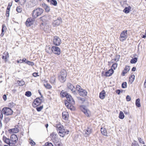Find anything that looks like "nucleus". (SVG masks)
<instances>
[{"instance_id": "nucleus-1", "label": "nucleus", "mask_w": 146, "mask_h": 146, "mask_svg": "<svg viewBox=\"0 0 146 146\" xmlns=\"http://www.w3.org/2000/svg\"><path fill=\"white\" fill-rule=\"evenodd\" d=\"M66 99L67 102H65V104L66 106L71 110H73L74 107L73 105L75 104L74 99L70 94L67 96Z\"/></svg>"}, {"instance_id": "nucleus-2", "label": "nucleus", "mask_w": 146, "mask_h": 146, "mask_svg": "<svg viewBox=\"0 0 146 146\" xmlns=\"http://www.w3.org/2000/svg\"><path fill=\"white\" fill-rule=\"evenodd\" d=\"M57 130L60 136L61 137H64L65 134H68L69 131L67 130L66 131L63 126L60 124L56 125Z\"/></svg>"}, {"instance_id": "nucleus-3", "label": "nucleus", "mask_w": 146, "mask_h": 146, "mask_svg": "<svg viewBox=\"0 0 146 146\" xmlns=\"http://www.w3.org/2000/svg\"><path fill=\"white\" fill-rule=\"evenodd\" d=\"M67 76L66 72L65 70H62L58 75V80L62 82H64L66 80Z\"/></svg>"}, {"instance_id": "nucleus-4", "label": "nucleus", "mask_w": 146, "mask_h": 146, "mask_svg": "<svg viewBox=\"0 0 146 146\" xmlns=\"http://www.w3.org/2000/svg\"><path fill=\"white\" fill-rule=\"evenodd\" d=\"M43 11V10L41 8H38L34 10L33 12V16L35 18L41 15Z\"/></svg>"}, {"instance_id": "nucleus-5", "label": "nucleus", "mask_w": 146, "mask_h": 146, "mask_svg": "<svg viewBox=\"0 0 146 146\" xmlns=\"http://www.w3.org/2000/svg\"><path fill=\"white\" fill-rule=\"evenodd\" d=\"M10 146H15V144L18 141V138L17 136L14 134L12 135L10 137Z\"/></svg>"}, {"instance_id": "nucleus-6", "label": "nucleus", "mask_w": 146, "mask_h": 146, "mask_svg": "<svg viewBox=\"0 0 146 146\" xmlns=\"http://www.w3.org/2000/svg\"><path fill=\"white\" fill-rule=\"evenodd\" d=\"M43 98L41 96L40 98H38L35 100L32 104V105L34 107L39 105L41 103L42 100H43Z\"/></svg>"}, {"instance_id": "nucleus-7", "label": "nucleus", "mask_w": 146, "mask_h": 146, "mask_svg": "<svg viewBox=\"0 0 146 146\" xmlns=\"http://www.w3.org/2000/svg\"><path fill=\"white\" fill-rule=\"evenodd\" d=\"M3 113L7 115H11L13 113V111L9 108H4L2 110Z\"/></svg>"}, {"instance_id": "nucleus-8", "label": "nucleus", "mask_w": 146, "mask_h": 146, "mask_svg": "<svg viewBox=\"0 0 146 146\" xmlns=\"http://www.w3.org/2000/svg\"><path fill=\"white\" fill-rule=\"evenodd\" d=\"M127 31H124L121 33L119 38L121 41H123L125 40L127 37Z\"/></svg>"}, {"instance_id": "nucleus-9", "label": "nucleus", "mask_w": 146, "mask_h": 146, "mask_svg": "<svg viewBox=\"0 0 146 146\" xmlns=\"http://www.w3.org/2000/svg\"><path fill=\"white\" fill-rule=\"evenodd\" d=\"M61 42V39L59 37L56 36L53 37V43L54 45L59 46Z\"/></svg>"}, {"instance_id": "nucleus-10", "label": "nucleus", "mask_w": 146, "mask_h": 146, "mask_svg": "<svg viewBox=\"0 0 146 146\" xmlns=\"http://www.w3.org/2000/svg\"><path fill=\"white\" fill-rule=\"evenodd\" d=\"M52 52L54 54L59 55L60 53V48L58 47L53 46L52 47Z\"/></svg>"}, {"instance_id": "nucleus-11", "label": "nucleus", "mask_w": 146, "mask_h": 146, "mask_svg": "<svg viewBox=\"0 0 146 146\" xmlns=\"http://www.w3.org/2000/svg\"><path fill=\"white\" fill-rule=\"evenodd\" d=\"M61 22L62 19L60 17H59L56 19L54 20L52 25L53 26L56 27L59 25Z\"/></svg>"}, {"instance_id": "nucleus-12", "label": "nucleus", "mask_w": 146, "mask_h": 146, "mask_svg": "<svg viewBox=\"0 0 146 146\" xmlns=\"http://www.w3.org/2000/svg\"><path fill=\"white\" fill-rule=\"evenodd\" d=\"M34 21V19L31 18L27 19L26 22V26L28 27H30L33 23Z\"/></svg>"}, {"instance_id": "nucleus-13", "label": "nucleus", "mask_w": 146, "mask_h": 146, "mask_svg": "<svg viewBox=\"0 0 146 146\" xmlns=\"http://www.w3.org/2000/svg\"><path fill=\"white\" fill-rule=\"evenodd\" d=\"M62 118L66 121L68 120L69 117L68 112L67 111H64L62 113Z\"/></svg>"}, {"instance_id": "nucleus-14", "label": "nucleus", "mask_w": 146, "mask_h": 146, "mask_svg": "<svg viewBox=\"0 0 146 146\" xmlns=\"http://www.w3.org/2000/svg\"><path fill=\"white\" fill-rule=\"evenodd\" d=\"M82 111L88 117H90V112L89 110L86 109L84 108H83L82 109Z\"/></svg>"}, {"instance_id": "nucleus-15", "label": "nucleus", "mask_w": 146, "mask_h": 146, "mask_svg": "<svg viewBox=\"0 0 146 146\" xmlns=\"http://www.w3.org/2000/svg\"><path fill=\"white\" fill-rule=\"evenodd\" d=\"M79 93L80 95L83 97L86 96L87 94V91L85 90L82 89L80 90L79 92Z\"/></svg>"}, {"instance_id": "nucleus-16", "label": "nucleus", "mask_w": 146, "mask_h": 146, "mask_svg": "<svg viewBox=\"0 0 146 146\" xmlns=\"http://www.w3.org/2000/svg\"><path fill=\"white\" fill-rule=\"evenodd\" d=\"M130 69V67L127 66L125 67L124 70L123 71L122 75L123 76H124L125 74L128 72Z\"/></svg>"}, {"instance_id": "nucleus-17", "label": "nucleus", "mask_w": 146, "mask_h": 146, "mask_svg": "<svg viewBox=\"0 0 146 146\" xmlns=\"http://www.w3.org/2000/svg\"><path fill=\"white\" fill-rule=\"evenodd\" d=\"M114 72V71L112 68H111L106 72L105 75L106 76H110L113 74Z\"/></svg>"}, {"instance_id": "nucleus-18", "label": "nucleus", "mask_w": 146, "mask_h": 146, "mask_svg": "<svg viewBox=\"0 0 146 146\" xmlns=\"http://www.w3.org/2000/svg\"><path fill=\"white\" fill-rule=\"evenodd\" d=\"M101 131L102 135L106 136H108L107 131L106 128L102 127L101 128Z\"/></svg>"}, {"instance_id": "nucleus-19", "label": "nucleus", "mask_w": 146, "mask_h": 146, "mask_svg": "<svg viewBox=\"0 0 146 146\" xmlns=\"http://www.w3.org/2000/svg\"><path fill=\"white\" fill-rule=\"evenodd\" d=\"M3 141L7 144H9V145H10V140L9 138H7L6 137L3 136Z\"/></svg>"}, {"instance_id": "nucleus-20", "label": "nucleus", "mask_w": 146, "mask_h": 146, "mask_svg": "<svg viewBox=\"0 0 146 146\" xmlns=\"http://www.w3.org/2000/svg\"><path fill=\"white\" fill-rule=\"evenodd\" d=\"M9 57V54L7 52H6L3 54L2 56V58L4 59L5 62H6L7 60V58Z\"/></svg>"}, {"instance_id": "nucleus-21", "label": "nucleus", "mask_w": 146, "mask_h": 146, "mask_svg": "<svg viewBox=\"0 0 146 146\" xmlns=\"http://www.w3.org/2000/svg\"><path fill=\"white\" fill-rule=\"evenodd\" d=\"M105 92L104 90H103L100 93L99 97L100 99H103L105 98Z\"/></svg>"}, {"instance_id": "nucleus-22", "label": "nucleus", "mask_w": 146, "mask_h": 146, "mask_svg": "<svg viewBox=\"0 0 146 146\" xmlns=\"http://www.w3.org/2000/svg\"><path fill=\"white\" fill-rule=\"evenodd\" d=\"M68 88L72 92L75 91V88L74 86L71 84L68 83L67 84Z\"/></svg>"}, {"instance_id": "nucleus-23", "label": "nucleus", "mask_w": 146, "mask_h": 146, "mask_svg": "<svg viewBox=\"0 0 146 146\" xmlns=\"http://www.w3.org/2000/svg\"><path fill=\"white\" fill-rule=\"evenodd\" d=\"M19 131V129L17 127L13 128L9 130V131L10 132H11L12 133H17Z\"/></svg>"}, {"instance_id": "nucleus-24", "label": "nucleus", "mask_w": 146, "mask_h": 146, "mask_svg": "<svg viewBox=\"0 0 146 146\" xmlns=\"http://www.w3.org/2000/svg\"><path fill=\"white\" fill-rule=\"evenodd\" d=\"M56 134L55 132H53L50 135V136L52 139L53 142H54V141H56V140H58L57 139H56Z\"/></svg>"}, {"instance_id": "nucleus-25", "label": "nucleus", "mask_w": 146, "mask_h": 146, "mask_svg": "<svg viewBox=\"0 0 146 146\" xmlns=\"http://www.w3.org/2000/svg\"><path fill=\"white\" fill-rule=\"evenodd\" d=\"M84 131L86 134L89 135L91 133L92 129L88 127L86 129L84 130Z\"/></svg>"}, {"instance_id": "nucleus-26", "label": "nucleus", "mask_w": 146, "mask_h": 146, "mask_svg": "<svg viewBox=\"0 0 146 146\" xmlns=\"http://www.w3.org/2000/svg\"><path fill=\"white\" fill-rule=\"evenodd\" d=\"M131 7L130 6H129L127 7H125L123 11L125 13H128L131 10Z\"/></svg>"}, {"instance_id": "nucleus-27", "label": "nucleus", "mask_w": 146, "mask_h": 146, "mask_svg": "<svg viewBox=\"0 0 146 146\" xmlns=\"http://www.w3.org/2000/svg\"><path fill=\"white\" fill-rule=\"evenodd\" d=\"M69 95V94H67L66 92H64L63 90L60 93L61 96L62 97H66V98L67 96Z\"/></svg>"}, {"instance_id": "nucleus-28", "label": "nucleus", "mask_w": 146, "mask_h": 146, "mask_svg": "<svg viewBox=\"0 0 146 146\" xmlns=\"http://www.w3.org/2000/svg\"><path fill=\"white\" fill-rule=\"evenodd\" d=\"M48 2H50L51 4H52L54 6L56 5L57 2L56 0H46Z\"/></svg>"}, {"instance_id": "nucleus-29", "label": "nucleus", "mask_w": 146, "mask_h": 146, "mask_svg": "<svg viewBox=\"0 0 146 146\" xmlns=\"http://www.w3.org/2000/svg\"><path fill=\"white\" fill-rule=\"evenodd\" d=\"M45 50L46 52L49 53H51L52 52V47L51 48L50 47L47 46L46 47Z\"/></svg>"}, {"instance_id": "nucleus-30", "label": "nucleus", "mask_w": 146, "mask_h": 146, "mask_svg": "<svg viewBox=\"0 0 146 146\" xmlns=\"http://www.w3.org/2000/svg\"><path fill=\"white\" fill-rule=\"evenodd\" d=\"M2 33L1 34V36H3L4 34V31L6 29V27L5 25L3 24L2 26Z\"/></svg>"}, {"instance_id": "nucleus-31", "label": "nucleus", "mask_w": 146, "mask_h": 146, "mask_svg": "<svg viewBox=\"0 0 146 146\" xmlns=\"http://www.w3.org/2000/svg\"><path fill=\"white\" fill-rule=\"evenodd\" d=\"M135 76L134 75H131L129 78V81L131 83H132L134 81L135 79Z\"/></svg>"}, {"instance_id": "nucleus-32", "label": "nucleus", "mask_w": 146, "mask_h": 146, "mask_svg": "<svg viewBox=\"0 0 146 146\" xmlns=\"http://www.w3.org/2000/svg\"><path fill=\"white\" fill-rule=\"evenodd\" d=\"M17 84L19 86H23L25 84V82L22 80L20 81L18 80L17 82Z\"/></svg>"}, {"instance_id": "nucleus-33", "label": "nucleus", "mask_w": 146, "mask_h": 146, "mask_svg": "<svg viewBox=\"0 0 146 146\" xmlns=\"http://www.w3.org/2000/svg\"><path fill=\"white\" fill-rule=\"evenodd\" d=\"M35 1H30L28 3L30 5L29 6V7H34L35 5Z\"/></svg>"}, {"instance_id": "nucleus-34", "label": "nucleus", "mask_w": 146, "mask_h": 146, "mask_svg": "<svg viewBox=\"0 0 146 146\" xmlns=\"http://www.w3.org/2000/svg\"><path fill=\"white\" fill-rule=\"evenodd\" d=\"M119 117L121 119H123L124 117V115L123 112L122 111L119 112Z\"/></svg>"}, {"instance_id": "nucleus-35", "label": "nucleus", "mask_w": 146, "mask_h": 146, "mask_svg": "<svg viewBox=\"0 0 146 146\" xmlns=\"http://www.w3.org/2000/svg\"><path fill=\"white\" fill-rule=\"evenodd\" d=\"M135 105L139 107H140L141 105L140 103V99L138 98L136 100Z\"/></svg>"}, {"instance_id": "nucleus-36", "label": "nucleus", "mask_w": 146, "mask_h": 146, "mask_svg": "<svg viewBox=\"0 0 146 146\" xmlns=\"http://www.w3.org/2000/svg\"><path fill=\"white\" fill-rule=\"evenodd\" d=\"M137 58H132L130 61V63L131 64H134L136 63L137 61Z\"/></svg>"}, {"instance_id": "nucleus-37", "label": "nucleus", "mask_w": 146, "mask_h": 146, "mask_svg": "<svg viewBox=\"0 0 146 146\" xmlns=\"http://www.w3.org/2000/svg\"><path fill=\"white\" fill-rule=\"evenodd\" d=\"M26 63L29 65H30L32 66L34 65V64L33 62L28 60H27L26 61Z\"/></svg>"}, {"instance_id": "nucleus-38", "label": "nucleus", "mask_w": 146, "mask_h": 146, "mask_svg": "<svg viewBox=\"0 0 146 146\" xmlns=\"http://www.w3.org/2000/svg\"><path fill=\"white\" fill-rule=\"evenodd\" d=\"M58 140H56V141H54V144L55 146H60L61 145V143H58Z\"/></svg>"}, {"instance_id": "nucleus-39", "label": "nucleus", "mask_w": 146, "mask_h": 146, "mask_svg": "<svg viewBox=\"0 0 146 146\" xmlns=\"http://www.w3.org/2000/svg\"><path fill=\"white\" fill-rule=\"evenodd\" d=\"M25 95L27 97H30L31 95V93L30 91H27L26 92Z\"/></svg>"}, {"instance_id": "nucleus-40", "label": "nucleus", "mask_w": 146, "mask_h": 146, "mask_svg": "<svg viewBox=\"0 0 146 146\" xmlns=\"http://www.w3.org/2000/svg\"><path fill=\"white\" fill-rule=\"evenodd\" d=\"M120 58V56L119 55H117L115 57V58L114 59V60L116 62L118 61Z\"/></svg>"}, {"instance_id": "nucleus-41", "label": "nucleus", "mask_w": 146, "mask_h": 146, "mask_svg": "<svg viewBox=\"0 0 146 146\" xmlns=\"http://www.w3.org/2000/svg\"><path fill=\"white\" fill-rule=\"evenodd\" d=\"M117 63H114L111 66V68H113L114 70H115L117 68Z\"/></svg>"}, {"instance_id": "nucleus-42", "label": "nucleus", "mask_w": 146, "mask_h": 146, "mask_svg": "<svg viewBox=\"0 0 146 146\" xmlns=\"http://www.w3.org/2000/svg\"><path fill=\"white\" fill-rule=\"evenodd\" d=\"M131 146H139L137 142L135 141H134L132 143Z\"/></svg>"}, {"instance_id": "nucleus-43", "label": "nucleus", "mask_w": 146, "mask_h": 146, "mask_svg": "<svg viewBox=\"0 0 146 146\" xmlns=\"http://www.w3.org/2000/svg\"><path fill=\"white\" fill-rule=\"evenodd\" d=\"M26 0H19V3L21 5H23L26 2Z\"/></svg>"}, {"instance_id": "nucleus-44", "label": "nucleus", "mask_w": 146, "mask_h": 146, "mask_svg": "<svg viewBox=\"0 0 146 146\" xmlns=\"http://www.w3.org/2000/svg\"><path fill=\"white\" fill-rule=\"evenodd\" d=\"M43 108V106H40V107H37L36 109L37 111H40Z\"/></svg>"}, {"instance_id": "nucleus-45", "label": "nucleus", "mask_w": 146, "mask_h": 146, "mask_svg": "<svg viewBox=\"0 0 146 146\" xmlns=\"http://www.w3.org/2000/svg\"><path fill=\"white\" fill-rule=\"evenodd\" d=\"M16 11L18 13H21L22 11V9L20 7H17Z\"/></svg>"}, {"instance_id": "nucleus-46", "label": "nucleus", "mask_w": 146, "mask_h": 146, "mask_svg": "<svg viewBox=\"0 0 146 146\" xmlns=\"http://www.w3.org/2000/svg\"><path fill=\"white\" fill-rule=\"evenodd\" d=\"M122 87L123 88H125L127 87V83L126 82H124L122 84Z\"/></svg>"}, {"instance_id": "nucleus-47", "label": "nucleus", "mask_w": 146, "mask_h": 146, "mask_svg": "<svg viewBox=\"0 0 146 146\" xmlns=\"http://www.w3.org/2000/svg\"><path fill=\"white\" fill-rule=\"evenodd\" d=\"M29 142L30 144L32 145H35V143L31 139H29Z\"/></svg>"}, {"instance_id": "nucleus-48", "label": "nucleus", "mask_w": 146, "mask_h": 146, "mask_svg": "<svg viewBox=\"0 0 146 146\" xmlns=\"http://www.w3.org/2000/svg\"><path fill=\"white\" fill-rule=\"evenodd\" d=\"M138 140L140 143H142L143 144H145V143L144 141H143V140L140 137L138 138Z\"/></svg>"}, {"instance_id": "nucleus-49", "label": "nucleus", "mask_w": 146, "mask_h": 146, "mask_svg": "<svg viewBox=\"0 0 146 146\" xmlns=\"http://www.w3.org/2000/svg\"><path fill=\"white\" fill-rule=\"evenodd\" d=\"M44 86L47 88L50 89L51 88V86L49 84H44Z\"/></svg>"}, {"instance_id": "nucleus-50", "label": "nucleus", "mask_w": 146, "mask_h": 146, "mask_svg": "<svg viewBox=\"0 0 146 146\" xmlns=\"http://www.w3.org/2000/svg\"><path fill=\"white\" fill-rule=\"evenodd\" d=\"M76 89L79 92L82 89L81 88V87L80 86L77 85L76 86Z\"/></svg>"}, {"instance_id": "nucleus-51", "label": "nucleus", "mask_w": 146, "mask_h": 146, "mask_svg": "<svg viewBox=\"0 0 146 146\" xmlns=\"http://www.w3.org/2000/svg\"><path fill=\"white\" fill-rule=\"evenodd\" d=\"M45 145L46 146H54L51 143L47 142L45 143Z\"/></svg>"}, {"instance_id": "nucleus-52", "label": "nucleus", "mask_w": 146, "mask_h": 146, "mask_svg": "<svg viewBox=\"0 0 146 146\" xmlns=\"http://www.w3.org/2000/svg\"><path fill=\"white\" fill-rule=\"evenodd\" d=\"M15 104L12 102H11L9 104V107H13L15 106Z\"/></svg>"}, {"instance_id": "nucleus-53", "label": "nucleus", "mask_w": 146, "mask_h": 146, "mask_svg": "<svg viewBox=\"0 0 146 146\" xmlns=\"http://www.w3.org/2000/svg\"><path fill=\"white\" fill-rule=\"evenodd\" d=\"M12 5V3H9L8 4V6L7 8V10H10V7Z\"/></svg>"}, {"instance_id": "nucleus-54", "label": "nucleus", "mask_w": 146, "mask_h": 146, "mask_svg": "<svg viewBox=\"0 0 146 146\" xmlns=\"http://www.w3.org/2000/svg\"><path fill=\"white\" fill-rule=\"evenodd\" d=\"M2 111L0 110V119L2 120L3 118V114Z\"/></svg>"}, {"instance_id": "nucleus-55", "label": "nucleus", "mask_w": 146, "mask_h": 146, "mask_svg": "<svg viewBox=\"0 0 146 146\" xmlns=\"http://www.w3.org/2000/svg\"><path fill=\"white\" fill-rule=\"evenodd\" d=\"M46 11L47 12H48L50 10V8L47 5L44 8Z\"/></svg>"}, {"instance_id": "nucleus-56", "label": "nucleus", "mask_w": 146, "mask_h": 146, "mask_svg": "<svg viewBox=\"0 0 146 146\" xmlns=\"http://www.w3.org/2000/svg\"><path fill=\"white\" fill-rule=\"evenodd\" d=\"M126 99L127 101L129 102L131 100V98L129 96L127 95L126 96Z\"/></svg>"}, {"instance_id": "nucleus-57", "label": "nucleus", "mask_w": 146, "mask_h": 146, "mask_svg": "<svg viewBox=\"0 0 146 146\" xmlns=\"http://www.w3.org/2000/svg\"><path fill=\"white\" fill-rule=\"evenodd\" d=\"M38 73L35 72L33 73V76L35 77H36L37 76H39V75H38Z\"/></svg>"}, {"instance_id": "nucleus-58", "label": "nucleus", "mask_w": 146, "mask_h": 146, "mask_svg": "<svg viewBox=\"0 0 146 146\" xmlns=\"http://www.w3.org/2000/svg\"><path fill=\"white\" fill-rule=\"evenodd\" d=\"M10 10H7V9L6 12V16L7 17H9V12Z\"/></svg>"}, {"instance_id": "nucleus-59", "label": "nucleus", "mask_w": 146, "mask_h": 146, "mask_svg": "<svg viewBox=\"0 0 146 146\" xmlns=\"http://www.w3.org/2000/svg\"><path fill=\"white\" fill-rule=\"evenodd\" d=\"M55 79L54 78H51L50 80V82L52 84H54L55 82Z\"/></svg>"}, {"instance_id": "nucleus-60", "label": "nucleus", "mask_w": 146, "mask_h": 146, "mask_svg": "<svg viewBox=\"0 0 146 146\" xmlns=\"http://www.w3.org/2000/svg\"><path fill=\"white\" fill-rule=\"evenodd\" d=\"M47 5L44 3H43L41 4V6L44 9Z\"/></svg>"}, {"instance_id": "nucleus-61", "label": "nucleus", "mask_w": 146, "mask_h": 146, "mask_svg": "<svg viewBox=\"0 0 146 146\" xmlns=\"http://www.w3.org/2000/svg\"><path fill=\"white\" fill-rule=\"evenodd\" d=\"M120 90H117L116 91V92L118 94H119L120 93Z\"/></svg>"}, {"instance_id": "nucleus-62", "label": "nucleus", "mask_w": 146, "mask_h": 146, "mask_svg": "<svg viewBox=\"0 0 146 146\" xmlns=\"http://www.w3.org/2000/svg\"><path fill=\"white\" fill-rule=\"evenodd\" d=\"M3 98L4 100H6L7 99V96L6 95H4L3 96Z\"/></svg>"}, {"instance_id": "nucleus-63", "label": "nucleus", "mask_w": 146, "mask_h": 146, "mask_svg": "<svg viewBox=\"0 0 146 146\" xmlns=\"http://www.w3.org/2000/svg\"><path fill=\"white\" fill-rule=\"evenodd\" d=\"M146 37V30L145 31V33L144 35H143L142 38H145Z\"/></svg>"}, {"instance_id": "nucleus-64", "label": "nucleus", "mask_w": 146, "mask_h": 146, "mask_svg": "<svg viewBox=\"0 0 146 146\" xmlns=\"http://www.w3.org/2000/svg\"><path fill=\"white\" fill-rule=\"evenodd\" d=\"M27 60H26V58H24L23 60H22V62H25V63H26V61H27Z\"/></svg>"}]
</instances>
